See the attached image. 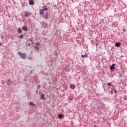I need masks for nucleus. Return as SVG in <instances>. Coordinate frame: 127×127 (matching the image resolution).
Returning <instances> with one entry per match:
<instances>
[{
  "label": "nucleus",
  "mask_w": 127,
  "mask_h": 127,
  "mask_svg": "<svg viewBox=\"0 0 127 127\" xmlns=\"http://www.w3.org/2000/svg\"><path fill=\"white\" fill-rule=\"evenodd\" d=\"M18 55L20 56L22 59H26V53H22L20 52H18Z\"/></svg>",
  "instance_id": "1"
},
{
  "label": "nucleus",
  "mask_w": 127,
  "mask_h": 127,
  "mask_svg": "<svg viewBox=\"0 0 127 127\" xmlns=\"http://www.w3.org/2000/svg\"><path fill=\"white\" fill-rule=\"evenodd\" d=\"M42 26V27H43V28L46 29V28H47V27H48V23H46V22L45 21H43Z\"/></svg>",
  "instance_id": "2"
},
{
  "label": "nucleus",
  "mask_w": 127,
  "mask_h": 127,
  "mask_svg": "<svg viewBox=\"0 0 127 127\" xmlns=\"http://www.w3.org/2000/svg\"><path fill=\"white\" fill-rule=\"evenodd\" d=\"M44 18L45 19H48V18L49 17V13L48 12H47L44 16Z\"/></svg>",
  "instance_id": "3"
},
{
  "label": "nucleus",
  "mask_w": 127,
  "mask_h": 127,
  "mask_svg": "<svg viewBox=\"0 0 127 127\" xmlns=\"http://www.w3.org/2000/svg\"><path fill=\"white\" fill-rule=\"evenodd\" d=\"M22 29L24 30V31H27L28 29L27 28V26H23L22 27Z\"/></svg>",
  "instance_id": "4"
},
{
  "label": "nucleus",
  "mask_w": 127,
  "mask_h": 127,
  "mask_svg": "<svg viewBox=\"0 0 127 127\" xmlns=\"http://www.w3.org/2000/svg\"><path fill=\"white\" fill-rule=\"evenodd\" d=\"M29 3L30 5H33L34 4V1L33 0H30Z\"/></svg>",
  "instance_id": "5"
},
{
  "label": "nucleus",
  "mask_w": 127,
  "mask_h": 127,
  "mask_svg": "<svg viewBox=\"0 0 127 127\" xmlns=\"http://www.w3.org/2000/svg\"><path fill=\"white\" fill-rule=\"evenodd\" d=\"M81 57L82 58H88V56L87 55V53H85L84 55H82Z\"/></svg>",
  "instance_id": "6"
},
{
  "label": "nucleus",
  "mask_w": 127,
  "mask_h": 127,
  "mask_svg": "<svg viewBox=\"0 0 127 127\" xmlns=\"http://www.w3.org/2000/svg\"><path fill=\"white\" fill-rule=\"evenodd\" d=\"M115 66H116V64H113L111 66H110L111 70H115Z\"/></svg>",
  "instance_id": "7"
},
{
  "label": "nucleus",
  "mask_w": 127,
  "mask_h": 127,
  "mask_svg": "<svg viewBox=\"0 0 127 127\" xmlns=\"http://www.w3.org/2000/svg\"><path fill=\"white\" fill-rule=\"evenodd\" d=\"M40 15H42V14H44V10L43 9L40 10Z\"/></svg>",
  "instance_id": "8"
},
{
  "label": "nucleus",
  "mask_w": 127,
  "mask_h": 127,
  "mask_svg": "<svg viewBox=\"0 0 127 127\" xmlns=\"http://www.w3.org/2000/svg\"><path fill=\"white\" fill-rule=\"evenodd\" d=\"M41 100H45V96L44 95V94H41Z\"/></svg>",
  "instance_id": "9"
},
{
  "label": "nucleus",
  "mask_w": 127,
  "mask_h": 127,
  "mask_svg": "<svg viewBox=\"0 0 127 127\" xmlns=\"http://www.w3.org/2000/svg\"><path fill=\"white\" fill-rule=\"evenodd\" d=\"M43 10L47 11L48 10V8H47V6L45 5L43 7Z\"/></svg>",
  "instance_id": "10"
},
{
  "label": "nucleus",
  "mask_w": 127,
  "mask_h": 127,
  "mask_svg": "<svg viewBox=\"0 0 127 127\" xmlns=\"http://www.w3.org/2000/svg\"><path fill=\"white\" fill-rule=\"evenodd\" d=\"M17 32L19 33H22V30H21V28H18Z\"/></svg>",
  "instance_id": "11"
},
{
  "label": "nucleus",
  "mask_w": 127,
  "mask_h": 127,
  "mask_svg": "<svg viewBox=\"0 0 127 127\" xmlns=\"http://www.w3.org/2000/svg\"><path fill=\"white\" fill-rule=\"evenodd\" d=\"M65 70L67 72V71H69V65H66L65 66Z\"/></svg>",
  "instance_id": "12"
},
{
  "label": "nucleus",
  "mask_w": 127,
  "mask_h": 127,
  "mask_svg": "<svg viewBox=\"0 0 127 127\" xmlns=\"http://www.w3.org/2000/svg\"><path fill=\"white\" fill-rule=\"evenodd\" d=\"M70 89H75V85H74L73 84H70Z\"/></svg>",
  "instance_id": "13"
},
{
  "label": "nucleus",
  "mask_w": 127,
  "mask_h": 127,
  "mask_svg": "<svg viewBox=\"0 0 127 127\" xmlns=\"http://www.w3.org/2000/svg\"><path fill=\"white\" fill-rule=\"evenodd\" d=\"M121 43H116L115 45L117 46V47H120V46H121Z\"/></svg>",
  "instance_id": "14"
},
{
  "label": "nucleus",
  "mask_w": 127,
  "mask_h": 127,
  "mask_svg": "<svg viewBox=\"0 0 127 127\" xmlns=\"http://www.w3.org/2000/svg\"><path fill=\"white\" fill-rule=\"evenodd\" d=\"M29 105L30 106H33V107H35V104H33V102H30Z\"/></svg>",
  "instance_id": "15"
},
{
  "label": "nucleus",
  "mask_w": 127,
  "mask_h": 127,
  "mask_svg": "<svg viewBox=\"0 0 127 127\" xmlns=\"http://www.w3.org/2000/svg\"><path fill=\"white\" fill-rule=\"evenodd\" d=\"M58 117L60 119H62V118L63 117V115L62 114H59V115H58Z\"/></svg>",
  "instance_id": "16"
},
{
  "label": "nucleus",
  "mask_w": 127,
  "mask_h": 127,
  "mask_svg": "<svg viewBox=\"0 0 127 127\" xmlns=\"http://www.w3.org/2000/svg\"><path fill=\"white\" fill-rule=\"evenodd\" d=\"M35 49H36L37 51H38V50H39V48H38V46H35Z\"/></svg>",
  "instance_id": "17"
},
{
  "label": "nucleus",
  "mask_w": 127,
  "mask_h": 127,
  "mask_svg": "<svg viewBox=\"0 0 127 127\" xmlns=\"http://www.w3.org/2000/svg\"><path fill=\"white\" fill-rule=\"evenodd\" d=\"M23 35H20L19 36V38H20L21 39H22V38H23Z\"/></svg>",
  "instance_id": "18"
},
{
  "label": "nucleus",
  "mask_w": 127,
  "mask_h": 127,
  "mask_svg": "<svg viewBox=\"0 0 127 127\" xmlns=\"http://www.w3.org/2000/svg\"><path fill=\"white\" fill-rule=\"evenodd\" d=\"M107 84L108 86H112L114 88V85H112L111 83H108Z\"/></svg>",
  "instance_id": "19"
},
{
  "label": "nucleus",
  "mask_w": 127,
  "mask_h": 127,
  "mask_svg": "<svg viewBox=\"0 0 127 127\" xmlns=\"http://www.w3.org/2000/svg\"><path fill=\"white\" fill-rule=\"evenodd\" d=\"M29 41H31V42H32V41H33V38H31L29 39Z\"/></svg>",
  "instance_id": "20"
},
{
  "label": "nucleus",
  "mask_w": 127,
  "mask_h": 127,
  "mask_svg": "<svg viewBox=\"0 0 127 127\" xmlns=\"http://www.w3.org/2000/svg\"><path fill=\"white\" fill-rule=\"evenodd\" d=\"M29 15H30V14H28V13H26L25 15V16L27 17V16H29Z\"/></svg>",
  "instance_id": "21"
},
{
  "label": "nucleus",
  "mask_w": 127,
  "mask_h": 127,
  "mask_svg": "<svg viewBox=\"0 0 127 127\" xmlns=\"http://www.w3.org/2000/svg\"><path fill=\"white\" fill-rule=\"evenodd\" d=\"M33 43H34V42H32L31 44H28V46H31V44H33Z\"/></svg>",
  "instance_id": "22"
},
{
  "label": "nucleus",
  "mask_w": 127,
  "mask_h": 127,
  "mask_svg": "<svg viewBox=\"0 0 127 127\" xmlns=\"http://www.w3.org/2000/svg\"><path fill=\"white\" fill-rule=\"evenodd\" d=\"M41 86H40V85H38V86H37V89H40V87Z\"/></svg>",
  "instance_id": "23"
},
{
  "label": "nucleus",
  "mask_w": 127,
  "mask_h": 127,
  "mask_svg": "<svg viewBox=\"0 0 127 127\" xmlns=\"http://www.w3.org/2000/svg\"><path fill=\"white\" fill-rule=\"evenodd\" d=\"M1 39H3V35H2L1 37Z\"/></svg>",
  "instance_id": "24"
},
{
  "label": "nucleus",
  "mask_w": 127,
  "mask_h": 127,
  "mask_svg": "<svg viewBox=\"0 0 127 127\" xmlns=\"http://www.w3.org/2000/svg\"><path fill=\"white\" fill-rule=\"evenodd\" d=\"M36 45H37V46H38V45H40L39 43H36Z\"/></svg>",
  "instance_id": "25"
},
{
  "label": "nucleus",
  "mask_w": 127,
  "mask_h": 127,
  "mask_svg": "<svg viewBox=\"0 0 127 127\" xmlns=\"http://www.w3.org/2000/svg\"><path fill=\"white\" fill-rule=\"evenodd\" d=\"M123 31H124V32H126V31H127V30H126V29H124Z\"/></svg>",
  "instance_id": "26"
},
{
  "label": "nucleus",
  "mask_w": 127,
  "mask_h": 127,
  "mask_svg": "<svg viewBox=\"0 0 127 127\" xmlns=\"http://www.w3.org/2000/svg\"><path fill=\"white\" fill-rule=\"evenodd\" d=\"M7 85H9V83H7V81H6Z\"/></svg>",
  "instance_id": "27"
},
{
  "label": "nucleus",
  "mask_w": 127,
  "mask_h": 127,
  "mask_svg": "<svg viewBox=\"0 0 127 127\" xmlns=\"http://www.w3.org/2000/svg\"><path fill=\"white\" fill-rule=\"evenodd\" d=\"M114 93H117V90H115Z\"/></svg>",
  "instance_id": "28"
},
{
  "label": "nucleus",
  "mask_w": 127,
  "mask_h": 127,
  "mask_svg": "<svg viewBox=\"0 0 127 127\" xmlns=\"http://www.w3.org/2000/svg\"><path fill=\"white\" fill-rule=\"evenodd\" d=\"M111 94H113V91H111Z\"/></svg>",
  "instance_id": "29"
},
{
  "label": "nucleus",
  "mask_w": 127,
  "mask_h": 127,
  "mask_svg": "<svg viewBox=\"0 0 127 127\" xmlns=\"http://www.w3.org/2000/svg\"><path fill=\"white\" fill-rule=\"evenodd\" d=\"M0 46H1V43L0 42Z\"/></svg>",
  "instance_id": "30"
},
{
  "label": "nucleus",
  "mask_w": 127,
  "mask_h": 127,
  "mask_svg": "<svg viewBox=\"0 0 127 127\" xmlns=\"http://www.w3.org/2000/svg\"><path fill=\"white\" fill-rule=\"evenodd\" d=\"M8 82H10V79L8 80Z\"/></svg>",
  "instance_id": "31"
},
{
  "label": "nucleus",
  "mask_w": 127,
  "mask_h": 127,
  "mask_svg": "<svg viewBox=\"0 0 127 127\" xmlns=\"http://www.w3.org/2000/svg\"><path fill=\"white\" fill-rule=\"evenodd\" d=\"M98 45H99L98 44H96V46H98Z\"/></svg>",
  "instance_id": "32"
},
{
  "label": "nucleus",
  "mask_w": 127,
  "mask_h": 127,
  "mask_svg": "<svg viewBox=\"0 0 127 127\" xmlns=\"http://www.w3.org/2000/svg\"><path fill=\"white\" fill-rule=\"evenodd\" d=\"M113 90H114V91H116V89H115V88H113Z\"/></svg>",
  "instance_id": "33"
},
{
  "label": "nucleus",
  "mask_w": 127,
  "mask_h": 127,
  "mask_svg": "<svg viewBox=\"0 0 127 127\" xmlns=\"http://www.w3.org/2000/svg\"><path fill=\"white\" fill-rule=\"evenodd\" d=\"M11 83H12V81L10 82Z\"/></svg>",
  "instance_id": "34"
},
{
  "label": "nucleus",
  "mask_w": 127,
  "mask_h": 127,
  "mask_svg": "<svg viewBox=\"0 0 127 127\" xmlns=\"http://www.w3.org/2000/svg\"><path fill=\"white\" fill-rule=\"evenodd\" d=\"M125 100H127V98H125Z\"/></svg>",
  "instance_id": "35"
}]
</instances>
